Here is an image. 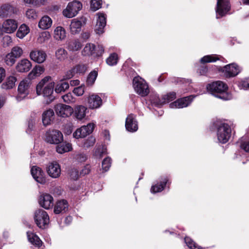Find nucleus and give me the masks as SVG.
<instances>
[{"label":"nucleus","instance_id":"8fccbe9b","mask_svg":"<svg viewBox=\"0 0 249 249\" xmlns=\"http://www.w3.org/2000/svg\"><path fill=\"white\" fill-rule=\"evenodd\" d=\"M184 241L187 246L191 249H204L201 247L198 246L189 237H186L184 238Z\"/></svg>","mask_w":249,"mask_h":249},{"label":"nucleus","instance_id":"13d9d810","mask_svg":"<svg viewBox=\"0 0 249 249\" xmlns=\"http://www.w3.org/2000/svg\"><path fill=\"white\" fill-rule=\"evenodd\" d=\"M37 123V120L35 118H32L29 120L28 124V128L26 130V132L28 134H30L32 130L35 128V125Z\"/></svg>","mask_w":249,"mask_h":249},{"label":"nucleus","instance_id":"ddd939ff","mask_svg":"<svg viewBox=\"0 0 249 249\" xmlns=\"http://www.w3.org/2000/svg\"><path fill=\"white\" fill-rule=\"evenodd\" d=\"M95 124L93 123L88 124L78 128L73 133V137L76 139L84 138L91 133L94 128Z\"/></svg>","mask_w":249,"mask_h":249},{"label":"nucleus","instance_id":"72a5a7b5","mask_svg":"<svg viewBox=\"0 0 249 249\" xmlns=\"http://www.w3.org/2000/svg\"><path fill=\"white\" fill-rule=\"evenodd\" d=\"M221 56L216 54L206 55L202 57L200 62L202 64L213 63L220 60Z\"/></svg>","mask_w":249,"mask_h":249},{"label":"nucleus","instance_id":"c85d7f7f","mask_svg":"<svg viewBox=\"0 0 249 249\" xmlns=\"http://www.w3.org/2000/svg\"><path fill=\"white\" fill-rule=\"evenodd\" d=\"M53 24L51 18L48 16H43L38 22V27L41 30H46L50 28Z\"/></svg>","mask_w":249,"mask_h":249},{"label":"nucleus","instance_id":"6ab92c4d","mask_svg":"<svg viewBox=\"0 0 249 249\" xmlns=\"http://www.w3.org/2000/svg\"><path fill=\"white\" fill-rule=\"evenodd\" d=\"M30 58L33 61L41 64L46 60L47 54L43 50L35 49L30 52Z\"/></svg>","mask_w":249,"mask_h":249},{"label":"nucleus","instance_id":"37998d69","mask_svg":"<svg viewBox=\"0 0 249 249\" xmlns=\"http://www.w3.org/2000/svg\"><path fill=\"white\" fill-rule=\"evenodd\" d=\"M118 56L117 53H112L106 59V62L107 65L113 66L117 64Z\"/></svg>","mask_w":249,"mask_h":249},{"label":"nucleus","instance_id":"bb28decb","mask_svg":"<svg viewBox=\"0 0 249 249\" xmlns=\"http://www.w3.org/2000/svg\"><path fill=\"white\" fill-rule=\"evenodd\" d=\"M32 67L31 62L27 59H23L19 61L17 64L16 70L20 72L28 71Z\"/></svg>","mask_w":249,"mask_h":249},{"label":"nucleus","instance_id":"20e7f679","mask_svg":"<svg viewBox=\"0 0 249 249\" xmlns=\"http://www.w3.org/2000/svg\"><path fill=\"white\" fill-rule=\"evenodd\" d=\"M104 53V48L102 45H98L96 47L94 44L89 43L84 47L82 53L84 56H93L99 57Z\"/></svg>","mask_w":249,"mask_h":249},{"label":"nucleus","instance_id":"603ef678","mask_svg":"<svg viewBox=\"0 0 249 249\" xmlns=\"http://www.w3.org/2000/svg\"><path fill=\"white\" fill-rule=\"evenodd\" d=\"M16 58L10 53H8L4 57V62L7 66H12L16 62Z\"/></svg>","mask_w":249,"mask_h":249},{"label":"nucleus","instance_id":"0eeeda50","mask_svg":"<svg viewBox=\"0 0 249 249\" xmlns=\"http://www.w3.org/2000/svg\"><path fill=\"white\" fill-rule=\"evenodd\" d=\"M32 86V81L28 77L23 79L19 84L18 87V95L17 100L18 101L22 100L29 93Z\"/></svg>","mask_w":249,"mask_h":249},{"label":"nucleus","instance_id":"b1692460","mask_svg":"<svg viewBox=\"0 0 249 249\" xmlns=\"http://www.w3.org/2000/svg\"><path fill=\"white\" fill-rule=\"evenodd\" d=\"M86 22L85 18H81L80 20L74 18L71 20L70 24V31L71 34H76L80 32L82 26Z\"/></svg>","mask_w":249,"mask_h":249},{"label":"nucleus","instance_id":"a878e982","mask_svg":"<svg viewBox=\"0 0 249 249\" xmlns=\"http://www.w3.org/2000/svg\"><path fill=\"white\" fill-rule=\"evenodd\" d=\"M88 108L84 106H77L73 110V117L75 119L81 121L85 118Z\"/></svg>","mask_w":249,"mask_h":249},{"label":"nucleus","instance_id":"2f4dec72","mask_svg":"<svg viewBox=\"0 0 249 249\" xmlns=\"http://www.w3.org/2000/svg\"><path fill=\"white\" fill-rule=\"evenodd\" d=\"M66 36V31L61 26H58L54 30V38L57 40H62Z\"/></svg>","mask_w":249,"mask_h":249},{"label":"nucleus","instance_id":"79ce46f5","mask_svg":"<svg viewBox=\"0 0 249 249\" xmlns=\"http://www.w3.org/2000/svg\"><path fill=\"white\" fill-rule=\"evenodd\" d=\"M149 100L152 105L158 107H160L164 104L162 102V98L160 99L157 94L150 95Z\"/></svg>","mask_w":249,"mask_h":249},{"label":"nucleus","instance_id":"cd10ccee","mask_svg":"<svg viewBox=\"0 0 249 249\" xmlns=\"http://www.w3.org/2000/svg\"><path fill=\"white\" fill-rule=\"evenodd\" d=\"M54 112L53 109H49L45 111L42 115V123L44 126L50 125L53 120Z\"/></svg>","mask_w":249,"mask_h":249},{"label":"nucleus","instance_id":"9d476101","mask_svg":"<svg viewBox=\"0 0 249 249\" xmlns=\"http://www.w3.org/2000/svg\"><path fill=\"white\" fill-rule=\"evenodd\" d=\"M45 141L51 144H58L63 141V136L58 130H49L46 133Z\"/></svg>","mask_w":249,"mask_h":249},{"label":"nucleus","instance_id":"e433bc0d","mask_svg":"<svg viewBox=\"0 0 249 249\" xmlns=\"http://www.w3.org/2000/svg\"><path fill=\"white\" fill-rule=\"evenodd\" d=\"M168 179L167 178H165L160 184L157 183L154 185H153L151 188V192L155 194L156 193L160 192L162 191L166 184H167Z\"/></svg>","mask_w":249,"mask_h":249},{"label":"nucleus","instance_id":"412c9836","mask_svg":"<svg viewBox=\"0 0 249 249\" xmlns=\"http://www.w3.org/2000/svg\"><path fill=\"white\" fill-rule=\"evenodd\" d=\"M97 23L95 26V31L97 34H102L104 32V27L106 25V18L105 15L103 13H98L97 14Z\"/></svg>","mask_w":249,"mask_h":249},{"label":"nucleus","instance_id":"58836bf2","mask_svg":"<svg viewBox=\"0 0 249 249\" xmlns=\"http://www.w3.org/2000/svg\"><path fill=\"white\" fill-rule=\"evenodd\" d=\"M81 47V42L78 39H74L68 43V49L70 51L76 52L79 50Z\"/></svg>","mask_w":249,"mask_h":249},{"label":"nucleus","instance_id":"5fc2aeb1","mask_svg":"<svg viewBox=\"0 0 249 249\" xmlns=\"http://www.w3.org/2000/svg\"><path fill=\"white\" fill-rule=\"evenodd\" d=\"M111 160L109 157H107L104 159L102 161V169L104 171L106 172L108 171L111 166Z\"/></svg>","mask_w":249,"mask_h":249},{"label":"nucleus","instance_id":"2eb2a0df","mask_svg":"<svg viewBox=\"0 0 249 249\" xmlns=\"http://www.w3.org/2000/svg\"><path fill=\"white\" fill-rule=\"evenodd\" d=\"M221 71L226 77H231L237 75L241 69L235 63H231L222 68Z\"/></svg>","mask_w":249,"mask_h":249},{"label":"nucleus","instance_id":"3c124183","mask_svg":"<svg viewBox=\"0 0 249 249\" xmlns=\"http://www.w3.org/2000/svg\"><path fill=\"white\" fill-rule=\"evenodd\" d=\"M16 58H19L23 53L22 49L18 46H14L10 52Z\"/></svg>","mask_w":249,"mask_h":249},{"label":"nucleus","instance_id":"09e8293b","mask_svg":"<svg viewBox=\"0 0 249 249\" xmlns=\"http://www.w3.org/2000/svg\"><path fill=\"white\" fill-rule=\"evenodd\" d=\"M87 70V66L86 64H80L76 65L72 68V71L75 73L84 74Z\"/></svg>","mask_w":249,"mask_h":249},{"label":"nucleus","instance_id":"ea45409f","mask_svg":"<svg viewBox=\"0 0 249 249\" xmlns=\"http://www.w3.org/2000/svg\"><path fill=\"white\" fill-rule=\"evenodd\" d=\"M56 59L60 61H63L68 57L67 51L63 48H58L55 53Z\"/></svg>","mask_w":249,"mask_h":249},{"label":"nucleus","instance_id":"aec40b11","mask_svg":"<svg viewBox=\"0 0 249 249\" xmlns=\"http://www.w3.org/2000/svg\"><path fill=\"white\" fill-rule=\"evenodd\" d=\"M31 173L36 182L42 184L45 183L46 179L44 172L40 167L36 166H33L31 169Z\"/></svg>","mask_w":249,"mask_h":249},{"label":"nucleus","instance_id":"69168bd1","mask_svg":"<svg viewBox=\"0 0 249 249\" xmlns=\"http://www.w3.org/2000/svg\"><path fill=\"white\" fill-rule=\"evenodd\" d=\"M240 87L244 89H249V77L241 81Z\"/></svg>","mask_w":249,"mask_h":249},{"label":"nucleus","instance_id":"4be33fe9","mask_svg":"<svg viewBox=\"0 0 249 249\" xmlns=\"http://www.w3.org/2000/svg\"><path fill=\"white\" fill-rule=\"evenodd\" d=\"M88 104L90 108H98L102 105V100L98 95L92 94L89 95L88 98Z\"/></svg>","mask_w":249,"mask_h":249},{"label":"nucleus","instance_id":"7ed1b4c3","mask_svg":"<svg viewBox=\"0 0 249 249\" xmlns=\"http://www.w3.org/2000/svg\"><path fill=\"white\" fill-rule=\"evenodd\" d=\"M231 136V128L230 125L226 123H221L217 128V137L218 142L222 143H226Z\"/></svg>","mask_w":249,"mask_h":249},{"label":"nucleus","instance_id":"6e6552de","mask_svg":"<svg viewBox=\"0 0 249 249\" xmlns=\"http://www.w3.org/2000/svg\"><path fill=\"white\" fill-rule=\"evenodd\" d=\"M82 8V3L77 0H74L68 3L67 7L63 11V15L68 18H72L77 15Z\"/></svg>","mask_w":249,"mask_h":249},{"label":"nucleus","instance_id":"4c0bfd02","mask_svg":"<svg viewBox=\"0 0 249 249\" xmlns=\"http://www.w3.org/2000/svg\"><path fill=\"white\" fill-rule=\"evenodd\" d=\"M30 32V29L25 24H23L19 27L16 35L20 39L23 38L25 37Z\"/></svg>","mask_w":249,"mask_h":249},{"label":"nucleus","instance_id":"5701e85b","mask_svg":"<svg viewBox=\"0 0 249 249\" xmlns=\"http://www.w3.org/2000/svg\"><path fill=\"white\" fill-rule=\"evenodd\" d=\"M125 128L127 131L131 132H135L138 130V123L134 114H130L127 117L125 120Z\"/></svg>","mask_w":249,"mask_h":249},{"label":"nucleus","instance_id":"393cba45","mask_svg":"<svg viewBox=\"0 0 249 249\" xmlns=\"http://www.w3.org/2000/svg\"><path fill=\"white\" fill-rule=\"evenodd\" d=\"M68 207L69 204L66 200H60L55 205L53 211L55 214L63 213L67 211Z\"/></svg>","mask_w":249,"mask_h":249},{"label":"nucleus","instance_id":"052dcab7","mask_svg":"<svg viewBox=\"0 0 249 249\" xmlns=\"http://www.w3.org/2000/svg\"><path fill=\"white\" fill-rule=\"evenodd\" d=\"M27 3L32 4L35 6H40L44 4L45 0H24Z\"/></svg>","mask_w":249,"mask_h":249},{"label":"nucleus","instance_id":"423d86ee","mask_svg":"<svg viewBox=\"0 0 249 249\" xmlns=\"http://www.w3.org/2000/svg\"><path fill=\"white\" fill-rule=\"evenodd\" d=\"M34 220L36 225L41 229H45L50 222L49 216L47 213L40 209L35 211Z\"/></svg>","mask_w":249,"mask_h":249},{"label":"nucleus","instance_id":"f704fd0d","mask_svg":"<svg viewBox=\"0 0 249 249\" xmlns=\"http://www.w3.org/2000/svg\"><path fill=\"white\" fill-rule=\"evenodd\" d=\"M17 81V79L14 76L8 77L6 81L2 83L1 87L3 89H12L15 87V82Z\"/></svg>","mask_w":249,"mask_h":249},{"label":"nucleus","instance_id":"864d4df0","mask_svg":"<svg viewBox=\"0 0 249 249\" xmlns=\"http://www.w3.org/2000/svg\"><path fill=\"white\" fill-rule=\"evenodd\" d=\"M176 98V93L175 92H170L162 96V102L169 103Z\"/></svg>","mask_w":249,"mask_h":249},{"label":"nucleus","instance_id":"bf43d9fd","mask_svg":"<svg viewBox=\"0 0 249 249\" xmlns=\"http://www.w3.org/2000/svg\"><path fill=\"white\" fill-rule=\"evenodd\" d=\"M1 42L3 46L5 47L11 45L12 44L13 40L10 36L6 35L2 37Z\"/></svg>","mask_w":249,"mask_h":249},{"label":"nucleus","instance_id":"6e6d98bb","mask_svg":"<svg viewBox=\"0 0 249 249\" xmlns=\"http://www.w3.org/2000/svg\"><path fill=\"white\" fill-rule=\"evenodd\" d=\"M102 3V0H91L90 8L95 11L101 7Z\"/></svg>","mask_w":249,"mask_h":249},{"label":"nucleus","instance_id":"4468645a","mask_svg":"<svg viewBox=\"0 0 249 249\" xmlns=\"http://www.w3.org/2000/svg\"><path fill=\"white\" fill-rule=\"evenodd\" d=\"M18 27V22L16 20L6 19L1 24V30L6 34H12L17 30Z\"/></svg>","mask_w":249,"mask_h":249},{"label":"nucleus","instance_id":"c9c22d12","mask_svg":"<svg viewBox=\"0 0 249 249\" xmlns=\"http://www.w3.org/2000/svg\"><path fill=\"white\" fill-rule=\"evenodd\" d=\"M70 85L67 82L61 81L56 85L54 90L56 93H60L68 89Z\"/></svg>","mask_w":249,"mask_h":249},{"label":"nucleus","instance_id":"f03ea898","mask_svg":"<svg viewBox=\"0 0 249 249\" xmlns=\"http://www.w3.org/2000/svg\"><path fill=\"white\" fill-rule=\"evenodd\" d=\"M50 76H46L43 78L36 87V92L38 95H42L44 97H50L53 93L54 83L50 82Z\"/></svg>","mask_w":249,"mask_h":249},{"label":"nucleus","instance_id":"1a4fd4ad","mask_svg":"<svg viewBox=\"0 0 249 249\" xmlns=\"http://www.w3.org/2000/svg\"><path fill=\"white\" fill-rule=\"evenodd\" d=\"M231 9L229 0H217L215 8L216 18H220L225 16Z\"/></svg>","mask_w":249,"mask_h":249},{"label":"nucleus","instance_id":"c756f323","mask_svg":"<svg viewBox=\"0 0 249 249\" xmlns=\"http://www.w3.org/2000/svg\"><path fill=\"white\" fill-rule=\"evenodd\" d=\"M27 235L29 241L33 245L39 248L41 246L42 242L39 238L34 233L31 231H27Z\"/></svg>","mask_w":249,"mask_h":249},{"label":"nucleus","instance_id":"f3484780","mask_svg":"<svg viewBox=\"0 0 249 249\" xmlns=\"http://www.w3.org/2000/svg\"><path fill=\"white\" fill-rule=\"evenodd\" d=\"M38 203L41 207L45 209H49L53 206V198L51 195L43 193L40 195Z\"/></svg>","mask_w":249,"mask_h":249},{"label":"nucleus","instance_id":"680f3d73","mask_svg":"<svg viewBox=\"0 0 249 249\" xmlns=\"http://www.w3.org/2000/svg\"><path fill=\"white\" fill-rule=\"evenodd\" d=\"M70 176L73 180H77L79 178L78 171L75 168L71 169L70 171Z\"/></svg>","mask_w":249,"mask_h":249},{"label":"nucleus","instance_id":"a18cd8bd","mask_svg":"<svg viewBox=\"0 0 249 249\" xmlns=\"http://www.w3.org/2000/svg\"><path fill=\"white\" fill-rule=\"evenodd\" d=\"M95 142V139L93 137H89L88 139L84 140L81 143V146L85 149H87L92 146Z\"/></svg>","mask_w":249,"mask_h":249},{"label":"nucleus","instance_id":"774afa93","mask_svg":"<svg viewBox=\"0 0 249 249\" xmlns=\"http://www.w3.org/2000/svg\"><path fill=\"white\" fill-rule=\"evenodd\" d=\"M240 147L245 151L249 152V141L242 143Z\"/></svg>","mask_w":249,"mask_h":249},{"label":"nucleus","instance_id":"338daca9","mask_svg":"<svg viewBox=\"0 0 249 249\" xmlns=\"http://www.w3.org/2000/svg\"><path fill=\"white\" fill-rule=\"evenodd\" d=\"M208 71V69L206 67L201 66L197 70V72L200 75H205Z\"/></svg>","mask_w":249,"mask_h":249},{"label":"nucleus","instance_id":"39448f33","mask_svg":"<svg viewBox=\"0 0 249 249\" xmlns=\"http://www.w3.org/2000/svg\"><path fill=\"white\" fill-rule=\"evenodd\" d=\"M133 85L135 91L142 96H145L149 92L148 86L145 81L139 76L133 78Z\"/></svg>","mask_w":249,"mask_h":249},{"label":"nucleus","instance_id":"0e129e2a","mask_svg":"<svg viewBox=\"0 0 249 249\" xmlns=\"http://www.w3.org/2000/svg\"><path fill=\"white\" fill-rule=\"evenodd\" d=\"M90 172V166L89 165L87 164L85 166L82 170L80 171V176H84L89 173Z\"/></svg>","mask_w":249,"mask_h":249},{"label":"nucleus","instance_id":"a211bd4d","mask_svg":"<svg viewBox=\"0 0 249 249\" xmlns=\"http://www.w3.org/2000/svg\"><path fill=\"white\" fill-rule=\"evenodd\" d=\"M195 96H189L180 98L171 103L169 107L171 108H181L188 107Z\"/></svg>","mask_w":249,"mask_h":249},{"label":"nucleus","instance_id":"de8ad7c7","mask_svg":"<svg viewBox=\"0 0 249 249\" xmlns=\"http://www.w3.org/2000/svg\"><path fill=\"white\" fill-rule=\"evenodd\" d=\"M51 38V35L48 32L45 31L41 33L37 38V42L39 43H43L48 41Z\"/></svg>","mask_w":249,"mask_h":249},{"label":"nucleus","instance_id":"a19ab883","mask_svg":"<svg viewBox=\"0 0 249 249\" xmlns=\"http://www.w3.org/2000/svg\"><path fill=\"white\" fill-rule=\"evenodd\" d=\"M72 149L71 144L69 143H63L58 145L56 147V151L59 154H63L70 151Z\"/></svg>","mask_w":249,"mask_h":249},{"label":"nucleus","instance_id":"c03bdc74","mask_svg":"<svg viewBox=\"0 0 249 249\" xmlns=\"http://www.w3.org/2000/svg\"><path fill=\"white\" fill-rule=\"evenodd\" d=\"M26 17L30 21L36 19L38 15L36 11L34 9H28L26 12Z\"/></svg>","mask_w":249,"mask_h":249},{"label":"nucleus","instance_id":"4d7b16f0","mask_svg":"<svg viewBox=\"0 0 249 249\" xmlns=\"http://www.w3.org/2000/svg\"><path fill=\"white\" fill-rule=\"evenodd\" d=\"M63 101L67 104H71L75 102V98L71 93H68L62 96Z\"/></svg>","mask_w":249,"mask_h":249},{"label":"nucleus","instance_id":"e2e57ef3","mask_svg":"<svg viewBox=\"0 0 249 249\" xmlns=\"http://www.w3.org/2000/svg\"><path fill=\"white\" fill-rule=\"evenodd\" d=\"M73 92L77 96H81L84 93V88L82 86L75 88L73 90Z\"/></svg>","mask_w":249,"mask_h":249},{"label":"nucleus","instance_id":"7c9ffc66","mask_svg":"<svg viewBox=\"0 0 249 249\" xmlns=\"http://www.w3.org/2000/svg\"><path fill=\"white\" fill-rule=\"evenodd\" d=\"M27 235L29 241L33 245L39 248L41 246L42 242L39 238L34 233L31 231H27Z\"/></svg>","mask_w":249,"mask_h":249},{"label":"nucleus","instance_id":"473e14b6","mask_svg":"<svg viewBox=\"0 0 249 249\" xmlns=\"http://www.w3.org/2000/svg\"><path fill=\"white\" fill-rule=\"evenodd\" d=\"M44 71V69L40 66H35L29 73L28 77L31 80L40 75Z\"/></svg>","mask_w":249,"mask_h":249},{"label":"nucleus","instance_id":"dca6fc26","mask_svg":"<svg viewBox=\"0 0 249 249\" xmlns=\"http://www.w3.org/2000/svg\"><path fill=\"white\" fill-rule=\"evenodd\" d=\"M46 171L48 175L52 178H56L61 175L60 165L56 161H53L48 163Z\"/></svg>","mask_w":249,"mask_h":249},{"label":"nucleus","instance_id":"49530a36","mask_svg":"<svg viewBox=\"0 0 249 249\" xmlns=\"http://www.w3.org/2000/svg\"><path fill=\"white\" fill-rule=\"evenodd\" d=\"M98 73L96 71H91L87 79V84L89 86L92 85L95 82L97 77Z\"/></svg>","mask_w":249,"mask_h":249},{"label":"nucleus","instance_id":"f257e3e1","mask_svg":"<svg viewBox=\"0 0 249 249\" xmlns=\"http://www.w3.org/2000/svg\"><path fill=\"white\" fill-rule=\"evenodd\" d=\"M207 89L213 96L223 100H230L232 98V94L228 91V85L221 81H216L208 84Z\"/></svg>","mask_w":249,"mask_h":249},{"label":"nucleus","instance_id":"9b49d317","mask_svg":"<svg viewBox=\"0 0 249 249\" xmlns=\"http://www.w3.org/2000/svg\"><path fill=\"white\" fill-rule=\"evenodd\" d=\"M16 12V8L9 2H5L0 4V18H6L11 17Z\"/></svg>","mask_w":249,"mask_h":249},{"label":"nucleus","instance_id":"f8f14e48","mask_svg":"<svg viewBox=\"0 0 249 249\" xmlns=\"http://www.w3.org/2000/svg\"><path fill=\"white\" fill-rule=\"evenodd\" d=\"M56 115L59 117L66 118L70 116L73 112V109L70 106L58 104L54 107Z\"/></svg>","mask_w":249,"mask_h":249}]
</instances>
